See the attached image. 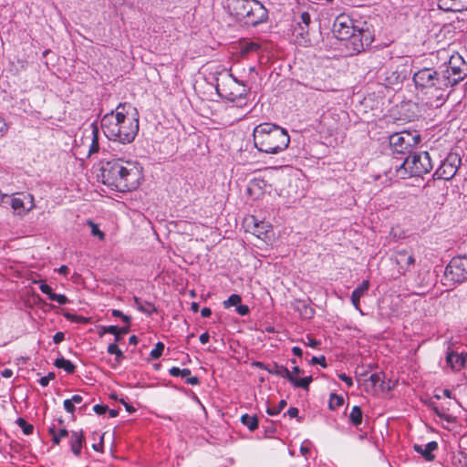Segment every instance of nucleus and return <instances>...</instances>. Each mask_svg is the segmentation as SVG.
Segmentation results:
<instances>
[{"instance_id": "1", "label": "nucleus", "mask_w": 467, "mask_h": 467, "mask_svg": "<svg viewBox=\"0 0 467 467\" xmlns=\"http://www.w3.org/2000/svg\"><path fill=\"white\" fill-rule=\"evenodd\" d=\"M102 182L119 192L135 190L140 185L141 168L137 162L112 159L102 164Z\"/></svg>"}, {"instance_id": "2", "label": "nucleus", "mask_w": 467, "mask_h": 467, "mask_svg": "<svg viewBox=\"0 0 467 467\" xmlns=\"http://www.w3.org/2000/svg\"><path fill=\"white\" fill-rule=\"evenodd\" d=\"M334 36L342 41H347L346 47L351 54H358L370 46L374 39L372 32L367 23L358 26L348 16L339 15L333 24Z\"/></svg>"}, {"instance_id": "3", "label": "nucleus", "mask_w": 467, "mask_h": 467, "mask_svg": "<svg viewBox=\"0 0 467 467\" xmlns=\"http://www.w3.org/2000/svg\"><path fill=\"white\" fill-rule=\"evenodd\" d=\"M255 148L267 154H277L287 149L290 136L282 127L273 123H261L254 129Z\"/></svg>"}, {"instance_id": "4", "label": "nucleus", "mask_w": 467, "mask_h": 467, "mask_svg": "<svg viewBox=\"0 0 467 467\" xmlns=\"http://www.w3.org/2000/svg\"><path fill=\"white\" fill-rule=\"evenodd\" d=\"M228 10L236 20L256 26L268 20V10L258 0H230Z\"/></svg>"}, {"instance_id": "5", "label": "nucleus", "mask_w": 467, "mask_h": 467, "mask_svg": "<svg viewBox=\"0 0 467 467\" xmlns=\"http://www.w3.org/2000/svg\"><path fill=\"white\" fill-rule=\"evenodd\" d=\"M394 168L400 178L422 176L432 170L433 163L430 153L421 151L410 153L400 164H396Z\"/></svg>"}, {"instance_id": "6", "label": "nucleus", "mask_w": 467, "mask_h": 467, "mask_svg": "<svg viewBox=\"0 0 467 467\" xmlns=\"http://www.w3.org/2000/svg\"><path fill=\"white\" fill-rule=\"evenodd\" d=\"M412 79L416 88L425 93L442 92L447 89L446 80L442 77L441 70L439 72L431 67H424L415 72Z\"/></svg>"}, {"instance_id": "7", "label": "nucleus", "mask_w": 467, "mask_h": 467, "mask_svg": "<svg viewBox=\"0 0 467 467\" xmlns=\"http://www.w3.org/2000/svg\"><path fill=\"white\" fill-rule=\"evenodd\" d=\"M221 78H216L215 89L217 94L223 99L235 101L239 99H245L248 93L247 88L240 83L230 73H220Z\"/></svg>"}, {"instance_id": "8", "label": "nucleus", "mask_w": 467, "mask_h": 467, "mask_svg": "<svg viewBox=\"0 0 467 467\" xmlns=\"http://www.w3.org/2000/svg\"><path fill=\"white\" fill-rule=\"evenodd\" d=\"M441 74L446 80V88H452L467 77V64L462 56L453 54L442 66Z\"/></svg>"}, {"instance_id": "9", "label": "nucleus", "mask_w": 467, "mask_h": 467, "mask_svg": "<svg viewBox=\"0 0 467 467\" xmlns=\"http://www.w3.org/2000/svg\"><path fill=\"white\" fill-rule=\"evenodd\" d=\"M420 141V136L407 130L391 134L389 138V146L393 152L399 154H410L412 149Z\"/></svg>"}, {"instance_id": "10", "label": "nucleus", "mask_w": 467, "mask_h": 467, "mask_svg": "<svg viewBox=\"0 0 467 467\" xmlns=\"http://www.w3.org/2000/svg\"><path fill=\"white\" fill-rule=\"evenodd\" d=\"M116 131L117 135L112 139L113 141L128 144L135 140L139 131V117L135 109L133 118H129L124 111V119L120 120Z\"/></svg>"}, {"instance_id": "11", "label": "nucleus", "mask_w": 467, "mask_h": 467, "mask_svg": "<svg viewBox=\"0 0 467 467\" xmlns=\"http://www.w3.org/2000/svg\"><path fill=\"white\" fill-rule=\"evenodd\" d=\"M462 164V158L456 152H450L446 158L441 161L439 168L432 175L434 180H451L456 174Z\"/></svg>"}, {"instance_id": "12", "label": "nucleus", "mask_w": 467, "mask_h": 467, "mask_svg": "<svg viewBox=\"0 0 467 467\" xmlns=\"http://www.w3.org/2000/svg\"><path fill=\"white\" fill-rule=\"evenodd\" d=\"M126 104L119 103L115 110L105 114L100 120V127L105 136L112 140L117 135V129L120 120L124 119Z\"/></svg>"}, {"instance_id": "13", "label": "nucleus", "mask_w": 467, "mask_h": 467, "mask_svg": "<svg viewBox=\"0 0 467 467\" xmlns=\"http://www.w3.org/2000/svg\"><path fill=\"white\" fill-rule=\"evenodd\" d=\"M444 275L453 284L467 280V256L453 257L446 266Z\"/></svg>"}, {"instance_id": "14", "label": "nucleus", "mask_w": 467, "mask_h": 467, "mask_svg": "<svg viewBox=\"0 0 467 467\" xmlns=\"http://www.w3.org/2000/svg\"><path fill=\"white\" fill-rule=\"evenodd\" d=\"M10 205L14 209L15 213L18 215L25 214L34 207L33 196L31 194L24 195L21 197H13L8 199Z\"/></svg>"}, {"instance_id": "15", "label": "nucleus", "mask_w": 467, "mask_h": 467, "mask_svg": "<svg viewBox=\"0 0 467 467\" xmlns=\"http://www.w3.org/2000/svg\"><path fill=\"white\" fill-rule=\"evenodd\" d=\"M396 264L400 266V273L404 275L407 271L415 264V258L412 254H410L406 250H400L396 253L395 257Z\"/></svg>"}, {"instance_id": "16", "label": "nucleus", "mask_w": 467, "mask_h": 467, "mask_svg": "<svg viewBox=\"0 0 467 467\" xmlns=\"http://www.w3.org/2000/svg\"><path fill=\"white\" fill-rule=\"evenodd\" d=\"M438 6L445 12L467 10V0H438Z\"/></svg>"}, {"instance_id": "17", "label": "nucleus", "mask_w": 467, "mask_h": 467, "mask_svg": "<svg viewBox=\"0 0 467 467\" xmlns=\"http://www.w3.org/2000/svg\"><path fill=\"white\" fill-rule=\"evenodd\" d=\"M169 373L172 377H181L182 379H184L185 383L192 386H195L200 383V380L197 377L191 376L192 372L191 369L189 368L181 369L180 368L172 367L171 368H170Z\"/></svg>"}, {"instance_id": "18", "label": "nucleus", "mask_w": 467, "mask_h": 467, "mask_svg": "<svg viewBox=\"0 0 467 467\" xmlns=\"http://www.w3.org/2000/svg\"><path fill=\"white\" fill-rule=\"evenodd\" d=\"M437 448L438 443L436 441L428 442L424 447L419 444L413 445L414 451L420 453L426 461H432L435 458L432 452L437 450Z\"/></svg>"}, {"instance_id": "19", "label": "nucleus", "mask_w": 467, "mask_h": 467, "mask_svg": "<svg viewBox=\"0 0 467 467\" xmlns=\"http://www.w3.org/2000/svg\"><path fill=\"white\" fill-rule=\"evenodd\" d=\"M447 364L453 369H461L466 361V355L463 353H456L453 351L448 352L446 356Z\"/></svg>"}, {"instance_id": "20", "label": "nucleus", "mask_w": 467, "mask_h": 467, "mask_svg": "<svg viewBox=\"0 0 467 467\" xmlns=\"http://www.w3.org/2000/svg\"><path fill=\"white\" fill-rule=\"evenodd\" d=\"M85 441L83 432L72 431L70 437L71 451L76 456H79L81 452L82 444Z\"/></svg>"}, {"instance_id": "21", "label": "nucleus", "mask_w": 467, "mask_h": 467, "mask_svg": "<svg viewBox=\"0 0 467 467\" xmlns=\"http://www.w3.org/2000/svg\"><path fill=\"white\" fill-rule=\"evenodd\" d=\"M369 282L364 280L357 288H355L351 294V302L356 309H359L360 297L368 290Z\"/></svg>"}, {"instance_id": "22", "label": "nucleus", "mask_w": 467, "mask_h": 467, "mask_svg": "<svg viewBox=\"0 0 467 467\" xmlns=\"http://www.w3.org/2000/svg\"><path fill=\"white\" fill-rule=\"evenodd\" d=\"M269 374L275 375L286 379L290 380L292 373L288 370V368L283 365H278L277 363H273L265 368Z\"/></svg>"}, {"instance_id": "23", "label": "nucleus", "mask_w": 467, "mask_h": 467, "mask_svg": "<svg viewBox=\"0 0 467 467\" xmlns=\"http://www.w3.org/2000/svg\"><path fill=\"white\" fill-rule=\"evenodd\" d=\"M294 35L296 36L299 44L305 45V46L311 44V40H310L309 34H308V28H306V26H296L294 28Z\"/></svg>"}, {"instance_id": "24", "label": "nucleus", "mask_w": 467, "mask_h": 467, "mask_svg": "<svg viewBox=\"0 0 467 467\" xmlns=\"http://www.w3.org/2000/svg\"><path fill=\"white\" fill-rule=\"evenodd\" d=\"M383 378L384 375L382 373H373L370 375L368 380L374 387L379 386L382 390H390L393 385H390L389 382L387 384Z\"/></svg>"}, {"instance_id": "25", "label": "nucleus", "mask_w": 467, "mask_h": 467, "mask_svg": "<svg viewBox=\"0 0 467 467\" xmlns=\"http://www.w3.org/2000/svg\"><path fill=\"white\" fill-rule=\"evenodd\" d=\"M134 303L137 306V309L146 315H151L152 313L157 312V308L155 306L150 302L147 301H141L138 297H134Z\"/></svg>"}, {"instance_id": "26", "label": "nucleus", "mask_w": 467, "mask_h": 467, "mask_svg": "<svg viewBox=\"0 0 467 467\" xmlns=\"http://www.w3.org/2000/svg\"><path fill=\"white\" fill-rule=\"evenodd\" d=\"M54 365L58 368H63L68 374H73L76 370V366L63 357L57 358Z\"/></svg>"}, {"instance_id": "27", "label": "nucleus", "mask_w": 467, "mask_h": 467, "mask_svg": "<svg viewBox=\"0 0 467 467\" xmlns=\"http://www.w3.org/2000/svg\"><path fill=\"white\" fill-rule=\"evenodd\" d=\"M363 412L359 406H354L349 414V420L351 424L358 427L362 423Z\"/></svg>"}, {"instance_id": "28", "label": "nucleus", "mask_w": 467, "mask_h": 467, "mask_svg": "<svg viewBox=\"0 0 467 467\" xmlns=\"http://www.w3.org/2000/svg\"><path fill=\"white\" fill-rule=\"evenodd\" d=\"M241 422L251 431H254L258 428V418L255 415L251 416L249 414H244L241 417Z\"/></svg>"}, {"instance_id": "29", "label": "nucleus", "mask_w": 467, "mask_h": 467, "mask_svg": "<svg viewBox=\"0 0 467 467\" xmlns=\"http://www.w3.org/2000/svg\"><path fill=\"white\" fill-rule=\"evenodd\" d=\"M312 380H313V378L311 376L305 377L302 379H297L292 375L289 382H291L293 384V386L296 388H302V389L307 390L309 388V384L312 382Z\"/></svg>"}, {"instance_id": "30", "label": "nucleus", "mask_w": 467, "mask_h": 467, "mask_svg": "<svg viewBox=\"0 0 467 467\" xmlns=\"http://www.w3.org/2000/svg\"><path fill=\"white\" fill-rule=\"evenodd\" d=\"M91 127H92L93 139H92V143H91V145L89 147V150H88L89 155H91L95 152H98L99 149L98 126L96 123H92Z\"/></svg>"}, {"instance_id": "31", "label": "nucleus", "mask_w": 467, "mask_h": 467, "mask_svg": "<svg viewBox=\"0 0 467 467\" xmlns=\"http://www.w3.org/2000/svg\"><path fill=\"white\" fill-rule=\"evenodd\" d=\"M344 404V398L336 393H331L329 397L328 408L335 410Z\"/></svg>"}, {"instance_id": "32", "label": "nucleus", "mask_w": 467, "mask_h": 467, "mask_svg": "<svg viewBox=\"0 0 467 467\" xmlns=\"http://www.w3.org/2000/svg\"><path fill=\"white\" fill-rule=\"evenodd\" d=\"M431 408L434 411V413L438 417H440L441 420H446L447 422H450V423L455 421V417H453L452 415L445 413L443 409H440L439 407L434 406L432 404L431 405Z\"/></svg>"}, {"instance_id": "33", "label": "nucleus", "mask_w": 467, "mask_h": 467, "mask_svg": "<svg viewBox=\"0 0 467 467\" xmlns=\"http://www.w3.org/2000/svg\"><path fill=\"white\" fill-rule=\"evenodd\" d=\"M16 423L22 429L24 434L29 435L33 433L34 426L26 422V420H24L23 418H18L16 420Z\"/></svg>"}, {"instance_id": "34", "label": "nucleus", "mask_w": 467, "mask_h": 467, "mask_svg": "<svg viewBox=\"0 0 467 467\" xmlns=\"http://www.w3.org/2000/svg\"><path fill=\"white\" fill-rule=\"evenodd\" d=\"M108 353L116 356V360L119 362L124 358L123 352L119 348L116 343L109 344L108 347Z\"/></svg>"}, {"instance_id": "35", "label": "nucleus", "mask_w": 467, "mask_h": 467, "mask_svg": "<svg viewBox=\"0 0 467 467\" xmlns=\"http://www.w3.org/2000/svg\"><path fill=\"white\" fill-rule=\"evenodd\" d=\"M242 297L237 294L231 295L227 300L223 302V306L225 308L231 307V306H237L239 304H241Z\"/></svg>"}, {"instance_id": "36", "label": "nucleus", "mask_w": 467, "mask_h": 467, "mask_svg": "<svg viewBox=\"0 0 467 467\" xmlns=\"http://www.w3.org/2000/svg\"><path fill=\"white\" fill-rule=\"evenodd\" d=\"M299 312H300V315L304 317V318H307V319H310L314 317L315 315V310L313 307H311L310 306L306 305V304H303L302 307L298 308Z\"/></svg>"}, {"instance_id": "37", "label": "nucleus", "mask_w": 467, "mask_h": 467, "mask_svg": "<svg viewBox=\"0 0 467 467\" xmlns=\"http://www.w3.org/2000/svg\"><path fill=\"white\" fill-rule=\"evenodd\" d=\"M254 224V233L257 235L263 234L265 233H267V228L269 225L265 224L264 222H256L254 217L252 218Z\"/></svg>"}, {"instance_id": "38", "label": "nucleus", "mask_w": 467, "mask_h": 467, "mask_svg": "<svg viewBox=\"0 0 467 467\" xmlns=\"http://www.w3.org/2000/svg\"><path fill=\"white\" fill-rule=\"evenodd\" d=\"M163 350L164 344L162 342H158L155 345V348L150 351V356L152 359H157L162 355Z\"/></svg>"}, {"instance_id": "39", "label": "nucleus", "mask_w": 467, "mask_h": 467, "mask_svg": "<svg viewBox=\"0 0 467 467\" xmlns=\"http://www.w3.org/2000/svg\"><path fill=\"white\" fill-rule=\"evenodd\" d=\"M286 406V401L285 400H281L279 401L278 406L274 408H267L266 413L270 416L277 415L280 411Z\"/></svg>"}, {"instance_id": "40", "label": "nucleus", "mask_w": 467, "mask_h": 467, "mask_svg": "<svg viewBox=\"0 0 467 467\" xmlns=\"http://www.w3.org/2000/svg\"><path fill=\"white\" fill-rule=\"evenodd\" d=\"M65 317L69 321L77 322V323L88 324L89 322L88 317H85L78 316V315H74V314H66Z\"/></svg>"}, {"instance_id": "41", "label": "nucleus", "mask_w": 467, "mask_h": 467, "mask_svg": "<svg viewBox=\"0 0 467 467\" xmlns=\"http://www.w3.org/2000/svg\"><path fill=\"white\" fill-rule=\"evenodd\" d=\"M259 49H260V45L256 42H246L242 47V50L244 53L256 52Z\"/></svg>"}, {"instance_id": "42", "label": "nucleus", "mask_w": 467, "mask_h": 467, "mask_svg": "<svg viewBox=\"0 0 467 467\" xmlns=\"http://www.w3.org/2000/svg\"><path fill=\"white\" fill-rule=\"evenodd\" d=\"M117 334L119 333V327L117 326L101 327L99 330V336L103 337L105 334Z\"/></svg>"}, {"instance_id": "43", "label": "nucleus", "mask_w": 467, "mask_h": 467, "mask_svg": "<svg viewBox=\"0 0 467 467\" xmlns=\"http://www.w3.org/2000/svg\"><path fill=\"white\" fill-rule=\"evenodd\" d=\"M310 22H311L310 15L307 12H303L300 15V19H299V21H297L296 26H306V28H308Z\"/></svg>"}, {"instance_id": "44", "label": "nucleus", "mask_w": 467, "mask_h": 467, "mask_svg": "<svg viewBox=\"0 0 467 467\" xmlns=\"http://www.w3.org/2000/svg\"><path fill=\"white\" fill-rule=\"evenodd\" d=\"M68 435V431L67 429H60L57 434H54L52 437V442L56 445H58L61 438H64Z\"/></svg>"}, {"instance_id": "45", "label": "nucleus", "mask_w": 467, "mask_h": 467, "mask_svg": "<svg viewBox=\"0 0 467 467\" xmlns=\"http://www.w3.org/2000/svg\"><path fill=\"white\" fill-rule=\"evenodd\" d=\"M52 301L57 302L59 305H66L68 302L67 297L65 295H58L54 293V295L51 296Z\"/></svg>"}, {"instance_id": "46", "label": "nucleus", "mask_w": 467, "mask_h": 467, "mask_svg": "<svg viewBox=\"0 0 467 467\" xmlns=\"http://www.w3.org/2000/svg\"><path fill=\"white\" fill-rule=\"evenodd\" d=\"M55 379V373L54 372H49L47 376L45 377H42L38 382L39 384L42 386V387H47L50 380Z\"/></svg>"}, {"instance_id": "47", "label": "nucleus", "mask_w": 467, "mask_h": 467, "mask_svg": "<svg viewBox=\"0 0 467 467\" xmlns=\"http://www.w3.org/2000/svg\"><path fill=\"white\" fill-rule=\"evenodd\" d=\"M39 289L42 293L47 295L49 299H51V296L54 295L52 288L44 282L40 283Z\"/></svg>"}, {"instance_id": "48", "label": "nucleus", "mask_w": 467, "mask_h": 467, "mask_svg": "<svg viewBox=\"0 0 467 467\" xmlns=\"http://www.w3.org/2000/svg\"><path fill=\"white\" fill-rule=\"evenodd\" d=\"M310 363L315 365V364H319L321 365L323 368H326L327 367V361H326V358L325 356H320V357H313L310 360Z\"/></svg>"}, {"instance_id": "49", "label": "nucleus", "mask_w": 467, "mask_h": 467, "mask_svg": "<svg viewBox=\"0 0 467 467\" xmlns=\"http://www.w3.org/2000/svg\"><path fill=\"white\" fill-rule=\"evenodd\" d=\"M64 409L67 412L71 414H73L76 410L75 405L73 404L72 400H70V399L64 400Z\"/></svg>"}, {"instance_id": "50", "label": "nucleus", "mask_w": 467, "mask_h": 467, "mask_svg": "<svg viewBox=\"0 0 467 467\" xmlns=\"http://www.w3.org/2000/svg\"><path fill=\"white\" fill-rule=\"evenodd\" d=\"M236 312H237L240 316H246V315H248V314H249L250 309H249V306H248L239 304V305L236 306Z\"/></svg>"}, {"instance_id": "51", "label": "nucleus", "mask_w": 467, "mask_h": 467, "mask_svg": "<svg viewBox=\"0 0 467 467\" xmlns=\"http://www.w3.org/2000/svg\"><path fill=\"white\" fill-rule=\"evenodd\" d=\"M92 229H91V233L93 235L95 236H99L100 240H103L104 237H105V234L103 232H101L98 226L96 224H94L93 223H89Z\"/></svg>"}, {"instance_id": "52", "label": "nucleus", "mask_w": 467, "mask_h": 467, "mask_svg": "<svg viewBox=\"0 0 467 467\" xmlns=\"http://www.w3.org/2000/svg\"><path fill=\"white\" fill-rule=\"evenodd\" d=\"M108 410L109 408L107 405L97 404L93 407V410L99 415L104 414Z\"/></svg>"}, {"instance_id": "53", "label": "nucleus", "mask_w": 467, "mask_h": 467, "mask_svg": "<svg viewBox=\"0 0 467 467\" xmlns=\"http://www.w3.org/2000/svg\"><path fill=\"white\" fill-rule=\"evenodd\" d=\"M306 345L311 347V348H317V346L320 345V341L318 340H316L315 338H313L312 337H310L309 335L306 336V341L304 342Z\"/></svg>"}, {"instance_id": "54", "label": "nucleus", "mask_w": 467, "mask_h": 467, "mask_svg": "<svg viewBox=\"0 0 467 467\" xmlns=\"http://www.w3.org/2000/svg\"><path fill=\"white\" fill-rule=\"evenodd\" d=\"M338 378L344 381L348 387H352L353 386V380L352 379L348 376L347 374L345 373H341L338 375Z\"/></svg>"}, {"instance_id": "55", "label": "nucleus", "mask_w": 467, "mask_h": 467, "mask_svg": "<svg viewBox=\"0 0 467 467\" xmlns=\"http://www.w3.org/2000/svg\"><path fill=\"white\" fill-rule=\"evenodd\" d=\"M65 339V334L63 332H57L53 337L55 344H59Z\"/></svg>"}, {"instance_id": "56", "label": "nucleus", "mask_w": 467, "mask_h": 467, "mask_svg": "<svg viewBox=\"0 0 467 467\" xmlns=\"http://www.w3.org/2000/svg\"><path fill=\"white\" fill-rule=\"evenodd\" d=\"M298 409L297 408H295V407H291L288 409L286 414L290 417V418H296L298 416Z\"/></svg>"}, {"instance_id": "57", "label": "nucleus", "mask_w": 467, "mask_h": 467, "mask_svg": "<svg viewBox=\"0 0 467 467\" xmlns=\"http://www.w3.org/2000/svg\"><path fill=\"white\" fill-rule=\"evenodd\" d=\"M209 339H210V335L207 332H204L200 336V342L202 344H206L209 341Z\"/></svg>"}, {"instance_id": "58", "label": "nucleus", "mask_w": 467, "mask_h": 467, "mask_svg": "<svg viewBox=\"0 0 467 467\" xmlns=\"http://www.w3.org/2000/svg\"><path fill=\"white\" fill-rule=\"evenodd\" d=\"M70 400H72L73 404H80L83 400V398L82 396L76 394L72 396Z\"/></svg>"}, {"instance_id": "59", "label": "nucleus", "mask_w": 467, "mask_h": 467, "mask_svg": "<svg viewBox=\"0 0 467 467\" xmlns=\"http://www.w3.org/2000/svg\"><path fill=\"white\" fill-rule=\"evenodd\" d=\"M202 317H209L212 315V310L209 307H203L201 311Z\"/></svg>"}, {"instance_id": "60", "label": "nucleus", "mask_w": 467, "mask_h": 467, "mask_svg": "<svg viewBox=\"0 0 467 467\" xmlns=\"http://www.w3.org/2000/svg\"><path fill=\"white\" fill-rule=\"evenodd\" d=\"M1 375L4 377V378H11L13 376V371L12 369L10 368H5L2 372H1Z\"/></svg>"}, {"instance_id": "61", "label": "nucleus", "mask_w": 467, "mask_h": 467, "mask_svg": "<svg viewBox=\"0 0 467 467\" xmlns=\"http://www.w3.org/2000/svg\"><path fill=\"white\" fill-rule=\"evenodd\" d=\"M130 325H126L125 327H119V334L125 335L130 332Z\"/></svg>"}, {"instance_id": "62", "label": "nucleus", "mask_w": 467, "mask_h": 467, "mask_svg": "<svg viewBox=\"0 0 467 467\" xmlns=\"http://www.w3.org/2000/svg\"><path fill=\"white\" fill-rule=\"evenodd\" d=\"M6 131V125L5 121L0 118V136H3Z\"/></svg>"}, {"instance_id": "63", "label": "nucleus", "mask_w": 467, "mask_h": 467, "mask_svg": "<svg viewBox=\"0 0 467 467\" xmlns=\"http://www.w3.org/2000/svg\"><path fill=\"white\" fill-rule=\"evenodd\" d=\"M292 352L295 356H297V357H302V355H303V351L299 347H294L292 348Z\"/></svg>"}, {"instance_id": "64", "label": "nucleus", "mask_w": 467, "mask_h": 467, "mask_svg": "<svg viewBox=\"0 0 467 467\" xmlns=\"http://www.w3.org/2000/svg\"><path fill=\"white\" fill-rule=\"evenodd\" d=\"M139 342V338L136 337V336H131L130 338H129V343L130 345H137Z\"/></svg>"}]
</instances>
